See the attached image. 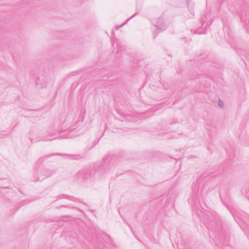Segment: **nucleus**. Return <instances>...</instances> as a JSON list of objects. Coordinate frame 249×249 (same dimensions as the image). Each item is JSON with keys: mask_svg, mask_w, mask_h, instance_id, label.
Wrapping results in <instances>:
<instances>
[{"mask_svg": "<svg viewBox=\"0 0 249 249\" xmlns=\"http://www.w3.org/2000/svg\"><path fill=\"white\" fill-rule=\"evenodd\" d=\"M219 195L223 203L231 213L235 220L237 221L241 219V220L245 221V218L248 217V214L239 210L237 206L233 204L229 197L224 198L221 192H219Z\"/></svg>", "mask_w": 249, "mask_h": 249, "instance_id": "obj_1", "label": "nucleus"}, {"mask_svg": "<svg viewBox=\"0 0 249 249\" xmlns=\"http://www.w3.org/2000/svg\"><path fill=\"white\" fill-rule=\"evenodd\" d=\"M65 129L60 127L58 124H53L50 125L47 129V136L49 138H46V141H52L54 140L60 136L61 131Z\"/></svg>", "mask_w": 249, "mask_h": 249, "instance_id": "obj_2", "label": "nucleus"}, {"mask_svg": "<svg viewBox=\"0 0 249 249\" xmlns=\"http://www.w3.org/2000/svg\"><path fill=\"white\" fill-rule=\"evenodd\" d=\"M56 172V170L54 168H44L41 169L39 176L36 173H35L32 178L33 181H37L38 180H42L44 178H49L53 175Z\"/></svg>", "mask_w": 249, "mask_h": 249, "instance_id": "obj_3", "label": "nucleus"}, {"mask_svg": "<svg viewBox=\"0 0 249 249\" xmlns=\"http://www.w3.org/2000/svg\"><path fill=\"white\" fill-rule=\"evenodd\" d=\"M152 23L157 28L156 30L153 33L154 38L159 32L165 30L168 26V24L164 21V20L162 18H160L157 19H153L152 20Z\"/></svg>", "mask_w": 249, "mask_h": 249, "instance_id": "obj_4", "label": "nucleus"}, {"mask_svg": "<svg viewBox=\"0 0 249 249\" xmlns=\"http://www.w3.org/2000/svg\"><path fill=\"white\" fill-rule=\"evenodd\" d=\"M83 172L84 173L83 177L84 178H85L87 179H89L91 182H93L94 181V180H95V179H94V176H95L94 172H93V173H92L90 169H84L83 171Z\"/></svg>", "mask_w": 249, "mask_h": 249, "instance_id": "obj_5", "label": "nucleus"}, {"mask_svg": "<svg viewBox=\"0 0 249 249\" xmlns=\"http://www.w3.org/2000/svg\"><path fill=\"white\" fill-rule=\"evenodd\" d=\"M206 178V176L204 174H203V175L200 176V177L198 178L197 179V183L195 185H194L193 190V192L194 193L195 195H197L198 193V191H199L198 188H196V186H197V184L199 183L200 182L201 179L202 178L204 179V178Z\"/></svg>", "mask_w": 249, "mask_h": 249, "instance_id": "obj_6", "label": "nucleus"}, {"mask_svg": "<svg viewBox=\"0 0 249 249\" xmlns=\"http://www.w3.org/2000/svg\"><path fill=\"white\" fill-rule=\"evenodd\" d=\"M186 1L187 2V6H188L189 11L190 12L191 14L192 15V16L193 17L194 16V10H193L194 6V3L191 2V0H186Z\"/></svg>", "mask_w": 249, "mask_h": 249, "instance_id": "obj_7", "label": "nucleus"}, {"mask_svg": "<svg viewBox=\"0 0 249 249\" xmlns=\"http://www.w3.org/2000/svg\"><path fill=\"white\" fill-rule=\"evenodd\" d=\"M241 194L249 200V186L243 187L241 190Z\"/></svg>", "mask_w": 249, "mask_h": 249, "instance_id": "obj_8", "label": "nucleus"}, {"mask_svg": "<svg viewBox=\"0 0 249 249\" xmlns=\"http://www.w3.org/2000/svg\"><path fill=\"white\" fill-rule=\"evenodd\" d=\"M65 196L64 198H67V199H69L71 201H76V200H78L77 198H75L73 196H71L64 195H60V196H57V198H58L57 199H61L63 198V196Z\"/></svg>", "mask_w": 249, "mask_h": 249, "instance_id": "obj_9", "label": "nucleus"}, {"mask_svg": "<svg viewBox=\"0 0 249 249\" xmlns=\"http://www.w3.org/2000/svg\"><path fill=\"white\" fill-rule=\"evenodd\" d=\"M210 24L209 25L210 26ZM208 26V23H207L205 26V27L204 30H202L201 28H198L197 30H195V34H205L206 32V28Z\"/></svg>", "mask_w": 249, "mask_h": 249, "instance_id": "obj_10", "label": "nucleus"}, {"mask_svg": "<svg viewBox=\"0 0 249 249\" xmlns=\"http://www.w3.org/2000/svg\"><path fill=\"white\" fill-rule=\"evenodd\" d=\"M226 236H229L228 234H226L225 233L221 234L220 237H218L219 238V242L222 244V246H223L224 243V241H226V239L225 238ZM220 249H223V248H221V247H220Z\"/></svg>", "mask_w": 249, "mask_h": 249, "instance_id": "obj_11", "label": "nucleus"}, {"mask_svg": "<svg viewBox=\"0 0 249 249\" xmlns=\"http://www.w3.org/2000/svg\"><path fill=\"white\" fill-rule=\"evenodd\" d=\"M56 155V154H50V155L44 156L40 158V159H39L38 161V162H41L43 160L47 159L49 157H50L51 156H53V155Z\"/></svg>", "mask_w": 249, "mask_h": 249, "instance_id": "obj_12", "label": "nucleus"}, {"mask_svg": "<svg viewBox=\"0 0 249 249\" xmlns=\"http://www.w3.org/2000/svg\"><path fill=\"white\" fill-rule=\"evenodd\" d=\"M137 14H135L134 15H133L132 16H131L130 18H128L122 24L120 25V26H118L117 27H116V29H119V28H121L125 24H126L127 23V22L130 19H131L132 18H133L134 17H135L136 15Z\"/></svg>", "mask_w": 249, "mask_h": 249, "instance_id": "obj_13", "label": "nucleus"}, {"mask_svg": "<svg viewBox=\"0 0 249 249\" xmlns=\"http://www.w3.org/2000/svg\"><path fill=\"white\" fill-rule=\"evenodd\" d=\"M111 159V157L110 156L108 155V156H106L103 159L104 164L109 162Z\"/></svg>", "mask_w": 249, "mask_h": 249, "instance_id": "obj_14", "label": "nucleus"}, {"mask_svg": "<svg viewBox=\"0 0 249 249\" xmlns=\"http://www.w3.org/2000/svg\"><path fill=\"white\" fill-rule=\"evenodd\" d=\"M218 105L220 107H223L224 106V104L221 100H219Z\"/></svg>", "mask_w": 249, "mask_h": 249, "instance_id": "obj_15", "label": "nucleus"}, {"mask_svg": "<svg viewBox=\"0 0 249 249\" xmlns=\"http://www.w3.org/2000/svg\"><path fill=\"white\" fill-rule=\"evenodd\" d=\"M116 45H117V47L118 48V50H120V51H122L123 49L121 48V47L120 46V43H119L118 42H116Z\"/></svg>", "mask_w": 249, "mask_h": 249, "instance_id": "obj_16", "label": "nucleus"}, {"mask_svg": "<svg viewBox=\"0 0 249 249\" xmlns=\"http://www.w3.org/2000/svg\"><path fill=\"white\" fill-rule=\"evenodd\" d=\"M229 9L230 11H231L233 14H235V11L233 9H232V6H229Z\"/></svg>", "mask_w": 249, "mask_h": 249, "instance_id": "obj_17", "label": "nucleus"}, {"mask_svg": "<svg viewBox=\"0 0 249 249\" xmlns=\"http://www.w3.org/2000/svg\"><path fill=\"white\" fill-rule=\"evenodd\" d=\"M205 21H206V19H204V18H202L201 19V22H202V24L203 26L204 25V24L205 22Z\"/></svg>", "mask_w": 249, "mask_h": 249, "instance_id": "obj_18", "label": "nucleus"}, {"mask_svg": "<svg viewBox=\"0 0 249 249\" xmlns=\"http://www.w3.org/2000/svg\"><path fill=\"white\" fill-rule=\"evenodd\" d=\"M7 189H8V188H1V193H3L4 192H5L4 191L5 190Z\"/></svg>", "mask_w": 249, "mask_h": 249, "instance_id": "obj_19", "label": "nucleus"}, {"mask_svg": "<svg viewBox=\"0 0 249 249\" xmlns=\"http://www.w3.org/2000/svg\"><path fill=\"white\" fill-rule=\"evenodd\" d=\"M102 167H104V164H103V165H102Z\"/></svg>", "mask_w": 249, "mask_h": 249, "instance_id": "obj_20", "label": "nucleus"}]
</instances>
